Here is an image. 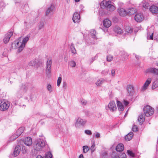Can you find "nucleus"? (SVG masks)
<instances>
[{"mask_svg":"<svg viewBox=\"0 0 158 158\" xmlns=\"http://www.w3.org/2000/svg\"><path fill=\"white\" fill-rule=\"evenodd\" d=\"M46 142L44 137L37 139L33 144V148L35 150L40 151L42 150L46 144Z\"/></svg>","mask_w":158,"mask_h":158,"instance_id":"f257e3e1","label":"nucleus"},{"mask_svg":"<svg viewBox=\"0 0 158 158\" xmlns=\"http://www.w3.org/2000/svg\"><path fill=\"white\" fill-rule=\"evenodd\" d=\"M101 7L102 9L106 8L107 10L110 11H114L115 9V7L111 4V1H103L100 4Z\"/></svg>","mask_w":158,"mask_h":158,"instance_id":"f03ea898","label":"nucleus"},{"mask_svg":"<svg viewBox=\"0 0 158 158\" xmlns=\"http://www.w3.org/2000/svg\"><path fill=\"white\" fill-rule=\"evenodd\" d=\"M143 113L141 114L139 116L138 119V121L142 124L143 122L144 121V116H148V105L145 106L143 108Z\"/></svg>","mask_w":158,"mask_h":158,"instance_id":"7ed1b4c3","label":"nucleus"},{"mask_svg":"<svg viewBox=\"0 0 158 158\" xmlns=\"http://www.w3.org/2000/svg\"><path fill=\"white\" fill-rule=\"evenodd\" d=\"M10 106L8 102H5L3 100L0 101V110L6 111L8 109Z\"/></svg>","mask_w":158,"mask_h":158,"instance_id":"20e7f679","label":"nucleus"},{"mask_svg":"<svg viewBox=\"0 0 158 158\" xmlns=\"http://www.w3.org/2000/svg\"><path fill=\"white\" fill-rule=\"evenodd\" d=\"M52 60H48L46 64V73L47 77H49L51 76V67L52 64Z\"/></svg>","mask_w":158,"mask_h":158,"instance_id":"39448f33","label":"nucleus"},{"mask_svg":"<svg viewBox=\"0 0 158 158\" xmlns=\"http://www.w3.org/2000/svg\"><path fill=\"white\" fill-rule=\"evenodd\" d=\"M107 110H110L111 111H115L116 109V104L113 101L110 102L107 107H106Z\"/></svg>","mask_w":158,"mask_h":158,"instance_id":"423d86ee","label":"nucleus"},{"mask_svg":"<svg viewBox=\"0 0 158 158\" xmlns=\"http://www.w3.org/2000/svg\"><path fill=\"white\" fill-rule=\"evenodd\" d=\"M22 44L21 42H19L18 41H15L11 45V47L12 48L16 49L18 48V52H20L21 51H20L19 50V48L22 45Z\"/></svg>","mask_w":158,"mask_h":158,"instance_id":"0eeeda50","label":"nucleus"},{"mask_svg":"<svg viewBox=\"0 0 158 158\" xmlns=\"http://www.w3.org/2000/svg\"><path fill=\"white\" fill-rule=\"evenodd\" d=\"M72 20L74 23H78L80 20V14L78 12H75L72 18Z\"/></svg>","mask_w":158,"mask_h":158,"instance_id":"6e6552de","label":"nucleus"},{"mask_svg":"<svg viewBox=\"0 0 158 158\" xmlns=\"http://www.w3.org/2000/svg\"><path fill=\"white\" fill-rule=\"evenodd\" d=\"M30 37V36L29 35H27L23 39V41L22 42V45L19 48V50L20 51H22L23 50V49L24 48L26 43Z\"/></svg>","mask_w":158,"mask_h":158,"instance_id":"1a4fd4ad","label":"nucleus"},{"mask_svg":"<svg viewBox=\"0 0 158 158\" xmlns=\"http://www.w3.org/2000/svg\"><path fill=\"white\" fill-rule=\"evenodd\" d=\"M143 19V17L141 13H137L135 15V19L138 22H141Z\"/></svg>","mask_w":158,"mask_h":158,"instance_id":"9d476101","label":"nucleus"},{"mask_svg":"<svg viewBox=\"0 0 158 158\" xmlns=\"http://www.w3.org/2000/svg\"><path fill=\"white\" fill-rule=\"evenodd\" d=\"M86 121L85 120L82 119L81 118H78L77 120L75 123V126L76 127H78L80 125H84L86 123Z\"/></svg>","mask_w":158,"mask_h":158,"instance_id":"9b49d317","label":"nucleus"},{"mask_svg":"<svg viewBox=\"0 0 158 158\" xmlns=\"http://www.w3.org/2000/svg\"><path fill=\"white\" fill-rule=\"evenodd\" d=\"M12 35L13 33L12 32H9L5 35L3 40L4 43L6 44L8 43L10 38Z\"/></svg>","mask_w":158,"mask_h":158,"instance_id":"f8f14e48","label":"nucleus"},{"mask_svg":"<svg viewBox=\"0 0 158 158\" xmlns=\"http://www.w3.org/2000/svg\"><path fill=\"white\" fill-rule=\"evenodd\" d=\"M127 90L130 96H132L134 94V88L132 85H128L127 87Z\"/></svg>","mask_w":158,"mask_h":158,"instance_id":"ddd939ff","label":"nucleus"},{"mask_svg":"<svg viewBox=\"0 0 158 158\" xmlns=\"http://www.w3.org/2000/svg\"><path fill=\"white\" fill-rule=\"evenodd\" d=\"M21 148L19 145H17L15 148L13 155L15 157L17 156L20 153Z\"/></svg>","mask_w":158,"mask_h":158,"instance_id":"4468645a","label":"nucleus"},{"mask_svg":"<svg viewBox=\"0 0 158 158\" xmlns=\"http://www.w3.org/2000/svg\"><path fill=\"white\" fill-rule=\"evenodd\" d=\"M149 10L152 14H156L158 13V7L155 5H152L151 6Z\"/></svg>","mask_w":158,"mask_h":158,"instance_id":"2eb2a0df","label":"nucleus"},{"mask_svg":"<svg viewBox=\"0 0 158 158\" xmlns=\"http://www.w3.org/2000/svg\"><path fill=\"white\" fill-rule=\"evenodd\" d=\"M103 23L104 27L106 28H108L111 26V23L108 19H106L103 20Z\"/></svg>","mask_w":158,"mask_h":158,"instance_id":"dca6fc26","label":"nucleus"},{"mask_svg":"<svg viewBox=\"0 0 158 158\" xmlns=\"http://www.w3.org/2000/svg\"><path fill=\"white\" fill-rule=\"evenodd\" d=\"M23 142L26 145L30 146L32 144V139L31 137H28L24 140Z\"/></svg>","mask_w":158,"mask_h":158,"instance_id":"f3484780","label":"nucleus"},{"mask_svg":"<svg viewBox=\"0 0 158 158\" xmlns=\"http://www.w3.org/2000/svg\"><path fill=\"white\" fill-rule=\"evenodd\" d=\"M118 12L120 15L122 16H126L127 14V11L123 8H119L118 9Z\"/></svg>","mask_w":158,"mask_h":158,"instance_id":"a211bd4d","label":"nucleus"},{"mask_svg":"<svg viewBox=\"0 0 158 158\" xmlns=\"http://www.w3.org/2000/svg\"><path fill=\"white\" fill-rule=\"evenodd\" d=\"M141 5L142 6L143 10L148 9V0H143L141 4Z\"/></svg>","mask_w":158,"mask_h":158,"instance_id":"6ab92c4d","label":"nucleus"},{"mask_svg":"<svg viewBox=\"0 0 158 158\" xmlns=\"http://www.w3.org/2000/svg\"><path fill=\"white\" fill-rule=\"evenodd\" d=\"M54 6L53 5H51L48 7L47 9L45 12V15H48L50 13L52 12L53 10Z\"/></svg>","mask_w":158,"mask_h":158,"instance_id":"aec40b11","label":"nucleus"},{"mask_svg":"<svg viewBox=\"0 0 158 158\" xmlns=\"http://www.w3.org/2000/svg\"><path fill=\"white\" fill-rule=\"evenodd\" d=\"M124 149V146L123 144H118L116 147V150L118 152H122Z\"/></svg>","mask_w":158,"mask_h":158,"instance_id":"412c9836","label":"nucleus"},{"mask_svg":"<svg viewBox=\"0 0 158 158\" xmlns=\"http://www.w3.org/2000/svg\"><path fill=\"white\" fill-rule=\"evenodd\" d=\"M136 11V10L134 8H130L127 10V14L131 15L134 14Z\"/></svg>","mask_w":158,"mask_h":158,"instance_id":"4be33fe9","label":"nucleus"},{"mask_svg":"<svg viewBox=\"0 0 158 158\" xmlns=\"http://www.w3.org/2000/svg\"><path fill=\"white\" fill-rule=\"evenodd\" d=\"M118 110L120 111H122L124 110V106L119 101L117 102Z\"/></svg>","mask_w":158,"mask_h":158,"instance_id":"5701e85b","label":"nucleus"},{"mask_svg":"<svg viewBox=\"0 0 158 158\" xmlns=\"http://www.w3.org/2000/svg\"><path fill=\"white\" fill-rule=\"evenodd\" d=\"M120 55L122 57L123 60H125L128 56L127 53L123 51L121 52Z\"/></svg>","mask_w":158,"mask_h":158,"instance_id":"b1692460","label":"nucleus"},{"mask_svg":"<svg viewBox=\"0 0 158 158\" xmlns=\"http://www.w3.org/2000/svg\"><path fill=\"white\" fill-rule=\"evenodd\" d=\"M133 136V133L132 132H130L127 134L125 137V139L127 141H129L132 138Z\"/></svg>","mask_w":158,"mask_h":158,"instance_id":"393cba45","label":"nucleus"},{"mask_svg":"<svg viewBox=\"0 0 158 158\" xmlns=\"http://www.w3.org/2000/svg\"><path fill=\"white\" fill-rule=\"evenodd\" d=\"M149 72L155 75H158V69L155 68H150L149 69Z\"/></svg>","mask_w":158,"mask_h":158,"instance_id":"a878e982","label":"nucleus"},{"mask_svg":"<svg viewBox=\"0 0 158 158\" xmlns=\"http://www.w3.org/2000/svg\"><path fill=\"white\" fill-rule=\"evenodd\" d=\"M24 131V128L23 127H20L16 131L15 134L17 136H19Z\"/></svg>","mask_w":158,"mask_h":158,"instance_id":"bb28decb","label":"nucleus"},{"mask_svg":"<svg viewBox=\"0 0 158 158\" xmlns=\"http://www.w3.org/2000/svg\"><path fill=\"white\" fill-rule=\"evenodd\" d=\"M148 86V79H147L145 83L144 84L143 87L141 89V90L142 91H144L147 89Z\"/></svg>","mask_w":158,"mask_h":158,"instance_id":"cd10ccee","label":"nucleus"},{"mask_svg":"<svg viewBox=\"0 0 158 158\" xmlns=\"http://www.w3.org/2000/svg\"><path fill=\"white\" fill-rule=\"evenodd\" d=\"M70 50L71 52L73 54H76V51L75 48L74 44L73 43H71L70 46Z\"/></svg>","mask_w":158,"mask_h":158,"instance_id":"c85d7f7f","label":"nucleus"},{"mask_svg":"<svg viewBox=\"0 0 158 158\" xmlns=\"http://www.w3.org/2000/svg\"><path fill=\"white\" fill-rule=\"evenodd\" d=\"M154 112V108L149 105V116L153 115Z\"/></svg>","mask_w":158,"mask_h":158,"instance_id":"c756f323","label":"nucleus"},{"mask_svg":"<svg viewBox=\"0 0 158 158\" xmlns=\"http://www.w3.org/2000/svg\"><path fill=\"white\" fill-rule=\"evenodd\" d=\"M104 81L105 80L102 79H98L96 83V84L98 86H100L104 82Z\"/></svg>","mask_w":158,"mask_h":158,"instance_id":"7c9ffc66","label":"nucleus"},{"mask_svg":"<svg viewBox=\"0 0 158 158\" xmlns=\"http://www.w3.org/2000/svg\"><path fill=\"white\" fill-rule=\"evenodd\" d=\"M90 33L92 36V37L94 39H96V32L94 29H92L90 30Z\"/></svg>","mask_w":158,"mask_h":158,"instance_id":"2f4dec72","label":"nucleus"},{"mask_svg":"<svg viewBox=\"0 0 158 158\" xmlns=\"http://www.w3.org/2000/svg\"><path fill=\"white\" fill-rule=\"evenodd\" d=\"M114 30L116 33L118 34H121L122 33V30L119 27H115Z\"/></svg>","mask_w":158,"mask_h":158,"instance_id":"473e14b6","label":"nucleus"},{"mask_svg":"<svg viewBox=\"0 0 158 158\" xmlns=\"http://www.w3.org/2000/svg\"><path fill=\"white\" fill-rule=\"evenodd\" d=\"M125 29L127 32L130 34L133 31L132 29L129 26H126L125 27Z\"/></svg>","mask_w":158,"mask_h":158,"instance_id":"72a5a7b5","label":"nucleus"},{"mask_svg":"<svg viewBox=\"0 0 158 158\" xmlns=\"http://www.w3.org/2000/svg\"><path fill=\"white\" fill-rule=\"evenodd\" d=\"M158 86V81H156L153 83L152 86V89H154Z\"/></svg>","mask_w":158,"mask_h":158,"instance_id":"f704fd0d","label":"nucleus"},{"mask_svg":"<svg viewBox=\"0 0 158 158\" xmlns=\"http://www.w3.org/2000/svg\"><path fill=\"white\" fill-rule=\"evenodd\" d=\"M83 152L84 153L87 152L89 149V148L87 146H84L83 147Z\"/></svg>","mask_w":158,"mask_h":158,"instance_id":"c9c22d12","label":"nucleus"},{"mask_svg":"<svg viewBox=\"0 0 158 158\" xmlns=\"http://www.w3.org/2000/svg\"><path fill=\"white\" fill-rule=\"evenodd\" d=\"M37 63V61L36 59H34L31 61L29 63V65L31 66H35Z\"/></svg>","mask_w":158,"mask_h":158,"instance_id":"e433bc0d","label":"nucleus"},{"mask_svg":"<svg viewBox=\"0 0 158 158\" xmlns=\"http://www.w3.org/2000/svg\"><path fill=\"white\" fill-rule=\"evenodd\" d=\"M44 27V23L43 22H40L38 25V29L39 30H40L42 29Z\"/></svg>","mask_w":158,"mask_h":158,"instance_id":"4c0bfd02","label":"nucleus"},{"mask_svg":"<svg viewBox=\"0 0 158 158\" xmlns=\"http://www.w3.org/2000/svg\"><path fill=\"white\" fill-rule=\"evenodd\" d=\"M18 137V136H17V135H16L15 134L11 136L10 137V140L11 141H13Z\"/></svg>","mask_w":158,"mask_h":158,"instance_id":"58836bf2","label":"nucleus"},{"mask_svg":"<svg viewBox=\"0 0 158 158\" xmlns=\"http://www.w3.org/2000/svg\"><path fill=\"white\" fill-rule=\"evenodd\" d=\"M69 64L72 67H75L76 65L75 62L73 60H72L69 62Z\"/></svg>","mask_w":158,"mask_h":158,"instance_id":"ea45409f","label":"nucleus"},{"mask_svg":"<svg viewBox=\"0 0 158 158\" xmlns=\"http://www.w3.org/2000/svg\"><path fill=\"white\" fill-rule=\"evenodd\" d=\"M127 153L128 155L131 156L132 157H134L135 156V154L130 150H127Z\"/></svg>","mask_w":158,"mask_h":158,"instance_id":"a19ab883","label":"nucleus"},{"mask_svg":"<svg viewBox=\"0 0 158 158\" xmlns=\"http://www.w3.org/2000/svg\"><path fill=\"white\" fill-rule=\"evenodd\" d=\"M15 96L18 98H20L22 97V93L21 91H18L15 94Z\"/></svg>","mask_w":158,"mask_h":158,"instance_id":"79ce46f5","label":"nucleus"},{"mask_svg":"<svg viewBox=\"0 0 158 158\" xmlns=\"http://www.w3.org/2000/svg\"><path fill=\"white\" fill-rule=\"evenodd\" d=\"M62 81V78L61 77H59L57 81V85L59 86L61 83Z\"/></svg>","mask_w":158,"mask_h":158,"instance_id":"37998d69","label":"nucleus"},{"mask_svg":"<svg viewBox=\"0 0 158 158\" xmlns=\"http://www.w3.org/2000/svg\"><path fill=\"white\" fill-rule=\"evenodd\" d=\"M52 155L50 152H48L46 155L45 158H52Z\"/></svg>","mask_w":158,"mask_h":158,"instance_id":"c03bdc74","label":"nucleus"},{"mask_svg":"<svg viewBox=\"0 0 158 158\" xmlns=\"http://www.w3.org/2000/svg\"><path fill=\"white\" fill-rule=\"evenodd\" d=\"M118 156L119 158H126V155L124 153H122L120 155Z\"/></svg>","mask_w":158,"mask_h":158,"instance_id":"a18cd8bd","label":"nucleus"},{"mask_svg":"<svg viewBox=\"0 0 158 158\" xmlns=\"http://www.w3.org/2000/svg\"><path fill=\"white\" fill-rule=\"evenodd\" d=\"M47 88L48 90L50 92L52 91V89L51 85L50 84H48Z\"/></svg>","mask_w":158,"mask_h":158,"instance_id":"49530a36","label":"nucleus"},{"mask_svg":"<svg viewBox=\"0 0 158 158\" xmlns=\"http://www.w3.org/2000/svg\"><path fill=\"white\" fill-rule=\"evenodd\" d=\"M138 130V128L136 125H134L132 127V131L134 132H136Z\"/></svg>","mask_w":158,"mask_h":158,"instance_id":"de8ad7c7","label":"nucleus"},{"mask_svg":"<svg viewBox=\"0 0 158 158\" xmlns=\"http://www.w3.org/2000/svg\"><path fill=\"white\" fill-rule=\"evenodd\" d=\"M90 150L92 152H93L94 151V150H95V144L94 143H93L91 147Z\"/></svg>","mask_w":158,"mask_h":158,"instance_id":"09e8293b","label":"nucleus"},{"mask_svg":"<svg viewBox=\"0 0 158 158\" xmlns=\"http://www.w3.org/2000/svg\"><path fill=\"white\" fill-rule=\"evenodd\" d=\"M113 58L112 56L109 55L107 56V60L108 61L110 62Z\"/></svg>","mask_w":158,"mask_h":158,"instance_id":"8fccbe9b","label":"nucleus"},{"mask_svg":"<svg viewBox=\"0 0 158 158\" xmlns=\"http://www.w3.org/2000/svg\"><path fill=\"white\" fill-rule=\"evenodd\" d=\"M94 135L95 137L96 138H98L100 137V134L97 132H96L94 133Z\"/></svg>","mask_w":158,"mask_h":158,"instance_id":"3c124183","label":"nucleus"},{"mask_svg":"<svg viewBox=\"0 0 158 158\" xmlns=\"http://www.w3.org/2000/svg\"><path fill=\"white\" fill-rule=\"evenodd\" d=\"M81 102L82 104L85 105L87 103V101L84 99H81Z\"/></svg>","mask_w":158,"mask_h":158,"instance_id":"603ef678","label":"nucleus"},{"mask_svg":"<svg viewBox=\"0 0 158 158\" xmlns=\"http://www.w3.org/2000/svg\"><path fill=\"white\" fill-rule=\"evenodd\" d=\"M85 133L88 135H91L92 134L91 131L89 130H86L85 131Z\"/></svg>","mask_w":158,"mask_h":158,"instance_id":"864d4df0","label":"nucleus"},{"mask_svg":"<svg viewBox=\"0 0 158 158\" xmlns=\"http://www.w3.org/2000/svg\"><path fill=\"white\" fill-rule=\"evenodd\" d=\"M67 83L65 82H63V87L64 89H66L67 88Z\"/></svg>","mask_w":158,"mask_h":158,"instance_id":"5fc2aeb1","label":"nucleus"},{"mask_svg":"<svg viewBox=\"0 0 158 158\" xmlns=\"http://www.w3.org/2000/svg\"><path fill=\"white\" fill-rule=\"evenodd\" d=\"M102 74L104 75H106L108 73V71L107 70H104L102 72Z\"/></svg>","mask_w":158,"mask_h":158,"instance_id":"6e6d98bb","label":"nucleus"},{"mask_svg":"<svg viewBox=\"0 0 158 158\" xmlns=\"http://www.w3.org/2000/svg\"><path fill=\"white\" fill-rule=\"evenodd\" d=\"M115 70L114 69H112L111 70V74L113 76H114L115 75Z\"/></svg>","mask_w":158,"mask_h":158,"instance_id":"4d7b16f0","label":"nucleus"},{"mask_svg":"<svg viewBox=\"0 0 158 158\" xmlns=\"http://www.w3.org/2000/svg\"><path fill=\"white\" fill-rule=\"evenodd\" d=\"M135 55V57L136 59L138 60H139V59L141 57L139 56V55Z\"/></svg>","mask_w":158,"mask_h":158,"instance_id":"13d9d810","label":"nucleus"},{"mask_svg":"<svg viewBox=\"0 0 158 158\" xmlns=\"http://www.w3.org/2000/svg\"><path fill=\"white\" fill-rule=\"evenodd\" d=\"M129 103V102L128 101H124V104L125 106L127 105Z\"/></svg>","mask_w":158,"mask_h":158,"instance_id":"bf43d9fd","label":"nucleus"},{"mask_svg":"<svg viewBox=\"0 0 158 158\" xmlns=\"http://www.w3.org/2000/svg\"><path fill=\"white\" fill-rule=\"evenodd\" d=\"M36 158H43V157L41 156L40 155H39L37 156V157H36Z\"/></svg>","mask_w":158,"mask_h":158,"instance_id":"052dcab7","label":"nucleus"},{"mask_svg":"<svg viewBox=\"0 0 158 158\" xmlns=\"http://www.w3.org/2000/svg\"><path fill=\"white\" fill-rule=\"evenodd\" d=\"M112 158H118V157L116 155L115 156H112Z\"/></svg>","mask_w":158,"mask_h":158,"instance_id":"680f3d73","label":"nucleus"},{"mask_svg":"<svg viewBox=\"0 0 158 158\" xmlns=\"http://www.w3.org/2000/svg\"><path fill=\"white\" fill-rule=\"evenodd\" d=\"M153 33H152V34L150 36V39H151V40H153Z\"/></svg>","mask_w":158,"mask_h":158,"instance_id":"e2e57ef3","label":"nucleus"},{"mask_svg":"<svg viewBox=\"0 0 158 158\" xmlns=\"http://www.w3.org/2000/svg\"><path fill=\"white\" fill-rule=\"evenodd\" d=\"M79 158H84L82 154H81L79 157Z\"/></svg>","mask_w":158,"mask_h":158,"instance_id":"0e129e2a","label":"nucleus"},{"mask_svg":"<svg viewBox=\"0 0 158 158\" xmlns=\"http://www.w3.org/2000/svg\"><path fill=\"white\" fill-rule=\"evenodd\" d=\"M96 56L93 57H92V62H93L96 59Z\"/></svg>","mask_w":158,"mask_h":158,"instance_id":"69168bd1","label":"nucleus"},{"mask_svg":"<svg viewBox=\"0 0 158 158\" xmlns=\"http://www.w3.org/2000/svg\"><path fill=\"white\" fill-rule=\"evenodd\" d=\"M64 60L66 62L67 61V56H65L64 57Z\"/></svg>","mask_w":158,"mask_h":158,"instance_id":"338daca9","label":"nucleus"},{"mask_svg":"<svg viewBox=\"0 0 158 158\" xmlns=\"http://www.w3.org/2000/svg\"><path fill=\"white\" fill-rule=\"evenodd\" d=\"M156 149H157V151H158V143H157V146H156Z\"/></svg>","mask_w":158,"mask_h":158,"instance_id":"774afa93","label":"nucleus"}]
</instances>
